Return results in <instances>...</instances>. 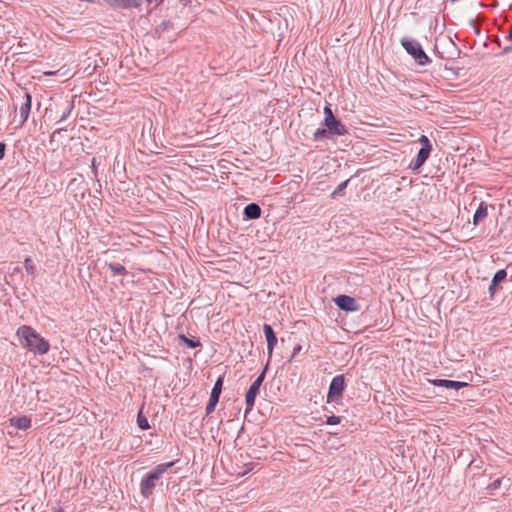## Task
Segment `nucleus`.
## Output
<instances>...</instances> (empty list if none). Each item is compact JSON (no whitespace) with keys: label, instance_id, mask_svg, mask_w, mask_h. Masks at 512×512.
<instances>
[{"label":"nucleus","instance_id":"11","mask_svg":"<svg viewBox=\"0 0 512 512\" xmlns=\"http://www.w3.org/2000/svg\"><path fill=\"white\" fill-rule=\"evenodd\" d=\"M24 98H25V102L22 103L19 108V113H20V118H21L19 126H22L28 120L29 113L31 110L32 97H31L30 93L25 92Z\"/></svg>","mask_w":512,"mask_h":512},{"label":"nucleus","instance_id":"24","mask_svg":"<svg viewBox=\"0 0 512 512\" xmlns=\"http://www.w3.org/2000/svg\"><path fill=\"white\" fill-rule=\"evenodd\" d=\"M72 109H73V104L67 102L66 107H65L59 121H64L70 115Z\"/></svg>","mask_w":512,"mask_h":512},{"label":"nucleus","instance_id":"19","mask_svg":"<svg viewBox=\"0 0 512 512\" xmlns=\"http://www.w3.org/2000/svg\"><path fill=\"white\" fill-rule=\"evenodd\" d=\"M178 338L182 343H184L189 348H196L201 345L198 340L189 339L184 334H180Z\"/></svg>","mask_w":512,"mask_h":512},{"label":"nucleus","instance_id":"14","mask_svg":"<svg viewBox=\"0 0 512 512\" xmlns=\"http://www.w3.org/2000/svg\"><path fill=\"white\" fill-rule=\"evenodd\" d=\"M243 214L247 219H258L261 216V208L256 203H250L247 206H245Z\"/></svg>","mask_w":512,"mask_h":512},{"label":"nucleus","instance_id":"1","mask_svg":"<svg viewBox=\"0 0 512 512\" xmlns=\"http://www.w3.org/2000/svg\"><path fill=\"white\" fill-rule=\"evenodd\" d=\"M23 347L34 354L43 355L50 349L49 342L28 325L20 326L16 332Z\"/></svg>","mask_w":512,"mask_h":512},{"label":"nucleus","instance_id":"6","mask_svg":"<svg viewBox=\"0 0 512 512\" xmlns=\"http://www.w3.org/2000/svg\"><path fill=\"white\" fill-rule=\"evenodd\" d=\"M222 386H223V377H219L216 380L214 387L212 388L209 402L207 403V406H206V415L211 414L214 411L217 403L219 402V398H220L221 391H222Z\"/></svg>","mask_w":512,"mask_h":512},{"label":"nucleus","instance_id":"8","mask_svg":"<svg viewBox=\"0 0 512 512\" xmlns=\"http://www.w3.org/2000/svg\"><path fill=\"white\" fill-rule=\"evenodd\" d=\"M323 125L326 127L331 137L335 135L342 136L347 133L345 125L336 118L327 122H323Z\"/></svg>","mask_w":512,"mask_h":512},{"label":"nucleus","instance_id":"13","mask_svg":"<svg viewBox=\"0 0 512 512\" xmlns=\"http://www.w3.org/2000/svg\"><path fill=\"white\" fill-rule=\"evenodd\" d=\"M109 6L115 9H127L139 7L141 0H104Z\"/></svg>","mask_w":512,"mask_h":512},{"label":"nucleus","instance_id":"28","mask_svg":"<svg viewBox=\"0 0 512 512\" xmlns=\"http://www.w3.org/2000/svg\"><path fill=\"white\" fill-rule=\"evenodd\" d=\"M501 485V479H496L495 481H493L490 485V488L493 489V490H496L500 487Z\"/></svg>","mask_w":512,"mask_h":512},{"label":"nucleus","instance_id":"31","mask_svg":"<svg viewBox=\"0 0 512 512\" xmlns=\"http://www.w3.org/2000/svg\"><path fill=\"white\" fill-rule=\"evenodd\" d=\"M506 39L509 41H512V26L509 28V32H508Z\"/></svg>","mask_w":512,"mask_h":512},{"label":"nucleus","instance_id":"20","mask_svg":"<svg viewBox=\"0 0 512 512\" xmlns=\"http://www.w3.org/2000/svg\"><path fill=\"white\" fill-rule=\"evenodd\" d=\"M329 137H331V136L329 135V132L326 128H318L313 134V139L315 141H320L322 139L329 138Z\"/></svg>","mask_w":512,"mask_h":512},{"label":"nucleus","instance_id":"3","mask_svg":"<svg viewBox=\"0 0 512 512\" xmlns=\"http://www.w3.org/2000/svg\"><path fill=\"white\" fill-rule=\"evenodd\" d=\"M401 44L406 52L410 54L419 65H427L430 63L431 60L417 40L404 37L401 40Z\"/></svg>","mask_w":512,"mask_h":512},{"label":"nucleus","instance_id":"17","mask_svg":"<svg viewBox=\"0 0 512 512\" xmlns=\"http://www.w3.org/2000/svg\"><path fill=\"white\" fill-rule=\"evenodd\" d=\"M11 424L17 429L26 430L31 426V420L26 416L16 417L11 419Z\"/></svg>","mask_w":512,"mask_h":512},{"label":"nucleus","instance_id":"25","mask_svg":"<svg viewBox=\"0 0 512 512\" xmlns=\"http://www.w3.org/2000/svg\"><path fill=\"white\" fill-rule=\"evenodd\" d=\"M324 115H325V117H324V121L323 122H327L329 120L335 119V116H334V114L332 112V109L330 108L329 105L324 107Z\"/></svg>","mask_w":512,"mask_h":512},{"label":"nucleus","instance_id":"23","mask_svg":"<svg viewBox=\"0 0 512 512\" xmlns=\"http://www.w3.org/2000/svg\"><path fill=\"white\" fill-rule=\"evenodd\" d=\"M24 266H25L26 271H27L30 275H32V276H34V275H35L36 267H35V265H34V263H33V261H32V259H31V258H29V257L25 258V260H24Z\"/></svg>","mask_w":512,"mask_h":512},{"label":"nucleus","instance_id":"4","mask_svg":"<svg viewBox=\"0 0 512 512\" xmlns=\"http://www.w3.org/2000/svg\"><path fill=\"white\" fill-rule=\"evenodd\" d=\"M419 142L421 144V148L418 151L416 158L409 165V168L413 171H417L423 166L432 151V145L427 136L421 135Z\"/></svg>","mask_w":512,"mask_h":512},{"label":"nucleus","instance_id":"7","mask_svg":"<svg viewBox=\"0 0 512 512\" xmlns=\"http://www.w3.org/2000/svg\"><path fill=\"white\" fill-rule=\"evenodd\" d=\"M345 388V381L343 375H337L335 376L330 385L328 390V399H335L342 395Z\"/></svg>","mask_w":512,"mask_h":512},{"label":"nucleus","instance_id":"22","mask_svg":"<svg viewBox=\"0 0 512 512\" xmlns=\"http://www.w3.org/2000/svg\"><path fill=\"white\" fill-rule=\"evenodd\" d=\"M137 424L142 430H146L150 427L147 418L142 414L141 411L137 415Z\"/></svg>","mask_w":512,"mask_h":512},{"label":"nucleus","instance_id":"21","mask_svg":"<svg viewBox=\"0 0 512 512\" xmlns=\"http://www.w3.org/2000/svg\"><path fill=\"white\" fill-rule=\"evenodd\" d=\"M349 183V179L341 182L335 190L332 192L331 197L337 198L338 196H341L343 194V191L346 189L347 185Z\"/></svg>","mask_w":512,"mask_h":512},{"label":"nucleus","instance_id":"27","mask_svg":"<svg viewBox=\"0 0 512 512\" xmlns=\"http://www.w3.org/2000/svg\"><path fill=\"white\" fill-rule=\"evenodd\" d=\"M301 350H302V346L300 344H297L293 349V352L291 354L289 361H292L293 359H295V357L298 355V353H300Z\"/></svg>","mask_w":512,"mask_h":512},{"label":"nucleus","instance_id":"30","mask_svg":"<svg viewBox=\"0 0 512 512\" xmlns=\"http://www.w3.org/2000/svg\"><path fill=\"white\" fill-rule=\"evenodd\" d=\"M510 52H512V46L504 47V49H503V53L504 54H507V53H510Z\"/></svg>","mask_w":512,"mask_h":512},{"label":"nucleus","instance_id":"5","mask_svg":"<svg viewBox=\"0 0 512 512\" xmlns=\"http://www.w3.org/2000/svg\"><path fill=\"white\" fill-rule=\"evenodd\" d=\"M268 366H269V360L267 361L262 372L258 375V377L255 379V381L252 383V385L249 387V389L246 393L245 403H246L247 410H251L254 407L255 399H256L257 395L259 394L260 387L265 379Z\"/></svg>","mask_w":512,"mask_h":512},{"label":"nucleus","instance_id":"12","mask_svg":"<svg viewBox=\"0 0 512 512\" xmlns=\"http://www.w3.org/2000/svg\"><path fill=\"white\" fill-rule=\"evenodd\" d=\"M430 383H432L434 386H437V387H443L446 389H454V390H459L460 388L467 385V383H465V382L447 380V379H433V380H430Z\"/></svg>","mask_w":512,"mask_h":512},{"label":"nucleus","instance_id":"18","mask_svg":"<svg viewBox=\"0 0 512 512\" xmlns=\"http://www.w3.org/2000/svg\"><path fill=\"white\" fill-rule=\"evenodd\" d=\"M106 265H107L108 269L112 272V274L114 276L126 275L127 274L126 268L123 265H121V264L107 263Z\"/></svg>","mask_w":512,"mask_h":512},{"label":"nucleus","instance_id":"16","mask_svg":"<svg viewBox=\"0 0 512 512\" xmlns=\"http://www.w3.org/2000/svg\"><path fill=\"white\" fill-rule=\"evenodd\" d=\"M486 217H487V205L484 202H481L474 213L473 224L478 225Z\"/></svg>","mask_w":512,"mask_h":512},{"label":"nucleus","instance_id":"10","mask_svg":"<svg viewBox=\"0 0 512 512\" xmlns=\"http://www.w3.org/2000/svg\"><path fill=\"white\" fill-rule=\"evenodd\" d=\"M263 331L267 341V353L269 359L272 357L274 347L277 344V337L272 329V327L268 324H264Z\"/></svg>","mask_w":512,"mask_h":512},{"label":"nucleus","instance_id":"9","mask_svg":"<svg viewBox=\"0 0 512 512\" xmlns=\"http://www.w3.org/2000/svg\"><path fill=\"white\" fill-rule=\"evenodd\" d=\"M335 304L344 311H356L358 309L356 300L347 295H339L335 298Z\"/></svg>","mask_w":512,"mask_h":512},{"label":"nucleus","instance_id":"32","mask_svg":"<svg viewBox=\"0 0 512 512\" xmlns=\"http://www.w3.org/2000/svg\"><path fill=\"white\" fill-rule=\"evenodd\" d=\"M92 170H93V173L96 175L95 159H93V161H92Z\"/></svg>","mask_w":512,"mask_h":512},{"label":"nucleus","instance_id":"15","mask_svg":"<svg viewBox=\"0 0 512 512\" xmlns=\"http://www.w3.org/2000/svg\"><path fill=\"white\" fill-rule=\"evenodd\" d=\"M506 276L507 273L504 269H500L494 274L491 284L489 286V293L491 296H493L496 293L498 289V284L502 282L506 278Z\"/></svg>","mask_w":512,"mask_h":512},{"label":"nucleus","instance_id":"29","mask_svg":"<svg viewBox=\"0 0 512 512\" xmlns=\"http://www.w3.org/2000/svg\"><path fill=\"white\" fill-rule=\"evenodd\" d=\"M5 149H6V145L2 142H0V160L3 159L4 155H5Z\"/></svg>","mask_w":512,"mask_h":512},{"label":"nucleus","instance_id":"26","mask_svg":"<svg viewBox=\"0 0 512 512\" xmlns=\"http://www.w3.org/2000/svg\"><path fill=\"white\" fill-rule=\"evenodd\" d=\"M340 420H341L340 417L333 415V416H330V417L327 418L326 423L328 425H336V424L340 423Z\"/></svg>","mask_w":512,"mask_h":512},{"label":"nucleus","instance_id":"33","mask_svg":"<svg viewBox=\"0 0 512 512\" xmlns=\"http://www.w3.org/2000/svg\"><path fill=\"white\" fill-rule=\"evenodd\" d=\"M148 2H151V0H147Z\"/></svg>","mask_w":512,"mask_h":512},{"label":"nucleus","instance_id":"2","mask_svg":"<svg viewBox=\"0 0 512 512\" xmlns=\"http://www.w3.org/2000/svg\"><path fill=\"white\" fill-rule=\"evenodd\" d=\"M174 464V461L158 464L142 478L140 493L144 498H149L153 494L154 489L160 483L162 475Z\"/></svg>","mask_w":512,"mask_h":512}]
</instances>
